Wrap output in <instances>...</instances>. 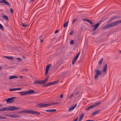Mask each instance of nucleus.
<instances>
[{"label": "nucleus", "instance_id": "59", "mask_svg": "<svg viewBox=\"0 0 121 121\" xmlns=\"http://www.w3.org/2000/svg\"><path fill=\"white\" fill-rule=\"evenodd\" d=\"M0 119H1V116H0Z\"/></svg>", "mask_w": 121, "mask_h": 121}, {"label": "nucleus", "instance_id": "56", "mask_svg": "<svg viewBox=\"0 0 121 121\" xmlns=\"http://www.w3.org/2000/svg\"><path fill=\"white\" fill-rule=\"evenodd\" d=\"M86 121H90V120H87Z\"/></svg>", "mask_w": 121, "mask_h": 121}, {"label": "nucleus", "instance_id": "18", "mask_svg": "<svg viewBox=\"0 0 121 121\" xmlns=\"http://www.w3.org/2000/svg\"><path fill=\"white\" fill-rule=\"evenodd\" d=\"M100 111V110H98L94 112L91 115L92 116H94L97 113H98V112H99V111Z\"/></svg>", "mask_w": 121, "mask_h": 121}, {"label": "nucleus", "instance_id": "36", "mask_svg": "<svg viewBox=\"0 0 121 121\" xmlns=\"http://www.w3.org/2000/svg\"><path fill=\"white\" fill-rule=\"evenodd\" d=\"M89 23H90L92 26L94 25V23H93L91 21Z\"/></svg>", "mask_w": 121, "mask_h": 121}, {"label": "nucleus", "instance_id": "11", "mask_svg": "<svg viewBox=\"0 0 121 121\" xmlns=\"http://www.w3.org/2000/svg\"><path fill=\"white\" fill-rule=\"evenodd\" d=\"M5 116H9L13 118H17L20 117V116L16 115H10L9 114H6L5 115Z\"/></svg>", "mask_w": 121, "mask_h": 121}, {"label": "nucleus", "instance_id": "10", "mask_svg": "<svg viewBox=\"0 0 121 121\" xmlns=\"http://www.w3.org/2000/svg\"><path fill=\"white\" fill-rule=\"evenodd\" d=\"M100 23H98L95 25L92 26L91 27H94V29L92 30L93 31H94L96 30Z\"/></svg>", "mask_w": 121, "mask_h": 121}, {"label": "nucleus", "instance_id": "37", "mask_svg": "<svg viewBox=\"0 0 121 121\" xmlns=\"http://www.w3.org/2000/svg\"><path fill=\"white\" fill-rule=\"evenodd\" d=\"M10 11L11 12V13H12L13 12V9H11V8L10 9Z\"/></svg>", "mask_w": 121, "mask_h": 121}, {"label": "nucleus", "instance_id": "45", "mask_svg": "<svg viewBox=\"0 0 121 121\" xmlns=\"http://www.w3.org/2000/svg\"><path fill=\"white\" fill-rule=\"evenodd\" d=\"M78 119V118L77 117L73 121H77Z\"/></svg>", "mask_w": 121, "mask_h": 121}, {"label": "nucleus", "instance_id": "55", "mask_svg": "<svg viewBox=\"0 0 121 121\" xmlns=\"http://www.w3.org/2000/svg\"><path fill=\"white\" fill-rule=\"evenodd\" d=\"M119 52L121 53V50H119Z\"/></svg>", "mask_w": 121, "mask_h": 121}, {"label": "nucleus", "instance_id": "51", "mask_svg": "<svg viewBox=\"0 0 121 121\" xmlns=\"http://www.w3.org/2000/svg\"><path fill=\"white\" fill-rule=\"evenodd\" d=\"M20 78H22V76H20Z\"/></svg>", "mask_w": 121, "mask_h": 121}, {"label": "nucleus", "instance_id": "54", "mask_svg": "<svg viewBox=\"0 0 121 121\" xmlns=\"http://www.w3.org/2000/svg\"><path fill=\"white\" fill-rule=\"evenodd\" d=\"M90 121H95L94 120H90Z\"/></svg>", "mask_w": 121, "mask_h": 121}, {"label": "nucleus", "instance_id": "23", "mask_svg": "<svg viewBox=\"0 0 121 121\" xmlns=\"http://www.w3.org/2000/svg\"><path fill=\"white\" fill-rule=\"evenodd\" d=\"M3 17L7 21L9 20V19L8 17L5 15H4L3 16Z\"/></svg>", "mask_w": 121, "mask_h": 121}, {"label": "nucleus", "instance_id": "43", "mask_svg": "<svg viewBox=\"0 0 121 121\" xmlns=\"http://www.w3.org/2000/svg\"><path fill=\"white\" fill-rule=\"evenodd\" d=\"M77 105V104H75L74 105V106H73V107L74 108L76 107Z\"/></svg>", "mask_w": 121, "mask_h": 121}, {"label": "nucleus", "instance_id": "41", "mask_svg": "<svg viewBox=\"0 0 121 121\" xmlns=\"http://www.w3.org/2000/svg\"><path fill=\"white\" fill-rule=\"evenodd\" d=\"M21 88H16V90H21Z\"/></svg>", "mask_w": 121, "mask_h": 121}, {"label": "nucleus", "instance_id": "13", "mask_svg": "<svg viewBox=\"0 0 121 121\" xmlns=\"http://www.w3.org/2000/svg\"><path fill=\"white\" fill-rule=\"evenodd\" d=\"M0 3H4L8 6H11L10 3L9 2L6 1H0Z\"/></svg>", "mask_w": 121, "mask_h": 121}, {"label": "nucleus", "instance_id": "3", "mask_svg": "<svg viewBox=\"0 0 121 121\" xmlns=\"http://www.w3.org/2000/svg\"><path fill=\"white\" fill-rule=\"evenodd\" d=\"M49 78V77H47L45 80L43 81L40 80L39 81H34V83L35 84H43L45 83L48 80Z\"/></svg>", "mask_w": 121, "mask_h": 121}, {"label": "nucleus", "instance_id": "40", "mask_svg": "<svg viewBox=\"0 0 121 121\" xmlns=\"http://www.w3.org/2000/svg\"><path fill=\"white\" fill-rule=\"evenodd\" d=\"M16 59L20 61H21L22 60L21 58H16Z\"/></svg>", "mask_w": 121, "mask_h": 121}, {"label": "nucleus", "instance_id": "1", "mask_svg": "<svg viewBox=\"0 0 121 121\" xmlns=\"http://www.w3.org/2000/svg\"><path fill=\"white\" fill-rule=\"evenodd\" d=\"M121 23V20H120L114 21L110 24L105 26L103 28V29H108L112 26H116Z\"/></svg>", "mask_w": 121, "mask_h": 121}, {"label": "nucleus", "instance_id": "12", "mask_svg": "<svg viewBox=\"0 0 121 121\" xmlns=\"http://www.w3.org/2000/svg\"><path fill=\"white\" fill-rule=\"evenodd\" d=\"M51 64H49L47 65L46 69V75L47 74L48 72V71L49 70V68L50 67H51Z\"/></svg>", "mask_w": 121, "mask_h": 121}, {"label": "nucleus", "instance_id": "17", "mask_svg": "<svg viewBox=\"0 0 121 121\" xmlns=\"http://www.w3.org/2000/svg\"><path fill=\"white\" fill-rule=\"evenodd\" d=\"M117 17V16H114L111 17L110 19L108 21V23H109L110 22H111L113 20H114V19H115V18H116Z\"/></svg>", "mask_w": 121, "mask_h": 121}, {"label": "nucleus", "instance_id": "24", "mask_svg": "<svg viewBox=\"0 0 121 121\" xmlns=\"http://www.w3.org/2000/svg\"><path fill=\"white\" fill-rule=\"evenodd\" d=\"M4 57L6 58H7L9 59L12 60L13 59V58L11 56H4Z\"/></svg>", "mask_w": 121, "mask_h": 121}, {"label": "nucleus", "instance_id": "14", "mask_svg": "<svg viewBox=\"0 0 121 121\" xmlns=\"http://www.w3.org/2000/svg\"><path fill=\"white\" fill-rule=\"evenodd\" d=\"M18 93L21 96H22L24 95H27V91L19 92H18Z\"/></svg>", "mask_w": 121, "mask_h": 121}, {"label": "nucleus", "instance_id": "33", "mask_svg": "<svg viewBox=\"0 0 121 121\" xmlns=\"http://www.w3.org/2000/svg\"><path fill=\"white\" fill-rule=\"evenodd\" d=\"M59 104V103L57 102H54V103H52V105L58 104Z\"/></svg>", "mask_w": 121, "mask_h": 121}, {"label": "nucleus", "instance_id": "57", "mask_svg": "<svg viewBox=\"0 0 121 121\" xmlns=\"http://www.w3.org/2000/svg\"><path fill=\"white\" fill-rule=\"evenodd\" d=\"M0 106H2V105H1L0 104Z\"/></svg>", "mask_w": 121, "mask_h": 121}, {"label": "nucleus", "instance_id": "16", "mask_svg": "<svg viewBox=\"0 0 121 121\" xmlns=\"http://www.w3.org/2000/svg\"><path fill=\"white\" fill-rule=\"evenodd\" d=\"M56 110L55 109H52L51 110H45V111L48 112H52L56 111Z\"/></svg>", "mask_w": 121, "mask_h": 121}, {"label": "nucleus", "instance_id": "52", "mask_svg": "<svg viewBox=\"0 0 121 121\" xmlns=\"http://www.w3.org/2000/svg\"><path fill=\"white\" fill-rule=\"evenodd\" d=\"M78 93H79V92H77V93H76V95H78Z\"/></svg>", "mask_w": 121, "mask_h": 121}, {"label": "nucleus", "instance_id": "15", "mask_svg": "<svg viewBox=\"0 0 121 121\" xmlns=\"http://www.w3.org/2000/svg\"><path fill=\"white\" fill-rule=\"evenodd\" d=\"M27 94H33L35 93V91L34 90H30L27 91Z\"/></svg>", "mask_w": 121, "mask_h": 121}, {"label": "nucleus", "instance_id": "8", "mask_svg": "<svg viewBox=\"0 0 121 121\" xmlns=\"http://www.w3.org/2000/svg\"><path fill=\"white\" fill-rule=\"evenodd\" d=\"M95 72L96 73V74L95 76V79H96L98 76L100 74H101L102 73L97 69L96 70Z\"/></svg>", "mask_w": 121, "mask_h": 121}, {"label": "nucleus", "instance_id": "28", "mask_svg": "<svg viewBox=\"0 0 121 121\" xmlns=\"http://www.w3.org/2000/svg\"><path fill=\"white\" fill-rule=\"evenodd\" d=\"M103 58H102L99 62L98 64L99 65H101L102 63V62L103 61Z\"/></svg>", "mask_w": 121, "mask_h": 121}, {"label": "nucleus", "instance_id": "47", "mask_svg": "<svg viewBox=\"0 0 121 121\" xmlns=\"http://www.w3.org/2000/svg\"><path fill=\"white\" fill-rule=\"evenodd\" d=\"M58 30H56L55 31V34H56V33H57L58 32Z\"/></svg>", "mask_w": 121, "mask_h": 121}, {"label": "nucleus", "instance_id": "5", "mask_svg": "<svg viewBox=\"0 0 121 121\" xmlns=\"http://www.w3.org/2000/svg\"><path fill=\"white\" fill-rule=\"evenodd\" d=\"M52 105V103L49 104H37V106L38 107L42 108L43 107L50 106Z\"/></svg>", "mask_w": 121, "mask_h": 121}, {"label": "nucleus", "instance_id": "6", "mask_svg": "<svg viewBox=\"0 0 121 121\" xmlns=\"http://www.w3.org/2000/svg\"><path fill=\"white\" fill-rule=\"evenodd\" d=\"M101 103V102H99L98 103H95L94 105L89 106L86 109V110H90L91 108H94L97 106L99 104Z\"/></svg>", "mask_w": 121, "mask_h": 121}, {"label": "nucleus", "instance_id": "49", "mask_svg": "<svg viewBox=\"0 0 121 121\" xmlns=\"http://www.w3.org/2000/svg\"><path fill=\"white\" fill-rule=\"evenodd\" d=\"M57 2L59 3V4H60V0H57Z\"/></svg>", "mask_w": 121, "mask_h": 121}, {"label": "nucleus", "instance_id": "48", "mask_svg": "<svg viewBox=\"0 0 121 121\" xmlns=\"http://www.w3.org/2000/svg\"><path fill=\"white\" fill-rule=\"evenodd\" d=\"M40 39V42L41 43L43 41V40L42 39Z\"/></svg>", "mask_w": 121, "mask_h": 121}, {"label": "nucleus", "instance_id": "30", "mask_svg": "<svg viewBox=\"0 0 121 121\" xmlns=\"http://www.w3.org/2000/svg\"><path fill=\"white\" fill-rule=\"evenodd\" d=\"M74 109V108H73V107H71L69 108V109L68 110V111H70Z\"/></svg>", "mask_w": 121, "mask_h": 121}, {"label": "nucleus", "instance_id": "32", "mask_svg": "<svg viewBox=\"0 0 121 121\" xmlns=\"http://www.w3.org/2000/svg\"><path fill=\"white\" fill-rule=\"evenodd\" d=\"M9 90L11 91H15L16 90V88L11 89Z\"/></svg>", "mask_w": 121, "mask_h": 121}, {"label": "nucleus", "instance_id": "50", "mask_svg": "<svg viewBox=\"0 0 121 121\" xmlns=\"http://www.w3.org/2000/svg\"><path fill=\"white\" fill-rule=\"evenodd\" d=\"M35 0H31L30 1V2H33V1H34Z\"/></svg>", "mask_w": 121, "mask_h": 121}, {"label": "nucleus", "instance_id": "21", "mask_svg": "<svg viewBox=\"0 0 121 121\" xmlns=\"http://www.w3.org/2000/svg\"><path fill=\"white\" fill-rule=\"evenodd\" d=\"M84 117V114H82L79 118V121H81L83 118Z\"/></svg>", "mask_w": 121, "mask_h": 121}, {"label": "nucleus", "instance_id": "29", "mask_svg": "<svg viewBox=\"0 0 121 121\" xmlns=\"http://www.w3.org/2000/svg\"><path fill=\"white\" fill-rule=\"evenodd\" d=\"M59 82V81L58 80H56V81H54L52 82V83H53V85H54L55 84H56L57 83Z\"/></svg>", "mask_w": 121, "mask_h": 121}, {"label": "nucleus", "instance_id": "27", "mask_svg": "<svg viewBox=\"0 0 121 121\" xmlns=\"http://www.w3.org/2000/svg\"><path fill=\"white\" fill-rule=\"evenodd\" d=\"M22 26L23 27H26L27 25V24H25L23 23H22L21 24Z\"/></svg>", "mask_w": 121, "mask_h": 121}, {"label": "nucleus", "instance_id": "53", "mask_svg": "<svg viewBox=\"0 0 121 121\" xmlns=\"http://www.w3.org/2000/svg\"><path fill=\"white\" fill-rule=\"evenodd\" d=\"M42 35H40V37H39V38H40L41 37H42Z\"/></svg>", "mask_w": 121, "mask_h": 121}, {"label": "nucleus", "instance_id": "58", "mask_svg": "<svg viewBox=\"0 0 121 121\" xmlns=\"http://www.w3.org/2000/svg\"><path fill=\"white\" fill-rule=\"evenodd\" d=\"M1 67L0 66V69H1Z\"/></svg>", "mask_w": 121, "mask_h": 121}, {"label": "nucleus", "instance_id": "25", "mask_svg": "<svg viewBox=\"0 0 121 121\" xmlns=\"http://www.w3.org/2000/svg\"><path fill=\"white\" fill-rule=\"evenodd\" d=\"M83 21H85L86 22H87L88 23H89L91 21L89 19H86V18H84L83 19Z\"/></svg>", "mask_w": 121, "mask_h": 121}, {"label": "nucleus", "instance_id": "2", "mask_svg": "<svg viewBox=\"0 0 121 121\" xmlns=\"http://www.w3.org/2000/svg\"><path fill=\"white\" fill-rule=\"evenodd\" d=\"M20 108L13 106H9L8 108H2L0 109V111H12L17 110Z\"/></svg>", "mask_w": 121, "mask_h": 121}, {"label": "nucleus", "instance_id": "20", "mask_svg": "<svg viewBox=\"0 0 121 121\" xmlns=\"http://www.w3.org/2000/svg\"><path fill=\"white\" fill-rule=\"evenodd\" d=\"M17 78V77L16 76H10L9 77V79H12L15 78Z\"/></svg>", "mask_w": 121, "mask_h": 121}, {"label": "nucleus", "instance_id": "9", "mask_svg": "<svg viewBox=\"0 0 121 121\" xmlns=\"http://www.w3.org/2000/svg\"><path fill=\"white\" fill-rule=\"evenodd\" d=\"M16 98V97H15L9 98L6 99V102L7 103H11L14 101L13 100Z\"/></svg>", "mask_w": 121, "mask_h": 121}, {"label": "nucleus", "instance_id": "42", "mask_svg": "<svg viewBox=\"0 0 121 121\" xmlns=\"http://www.w3.org/2000/svg\"><path fill=\"white\" fill-rule=\"evenodd\" d=\"M73 96V94L71 95L69 97L70 99H71L72 98V97Z\"/></svg>", "mask_w": 121, "mask_h": 121}, {"label": "nucleus", "instance_id": "46", "mask_svg": "<svg viewBox=\"0 0 121 121\" xmlns=\"http://www.w3.org/2000/svg\"><path fill=\"white\" fill-rule=\"evenodd\" d=\"M60 97L61 98H62L63 97V94H61L60 95Z\"/></svg>", "mask_w": 121, "mask_h": 121}, {"label": "nucleus", "instance_id": "60", "mask_svg": "<svg viewBox=\"0 0 121 121\" xmlns=\"http://www.w3.org/2000/svg\"><path fill=\"white\" fill-rule=\"evenodd\" d=\"M120 121H121V120H120Z\"/></svg>", "mask_w": 121, "mask_h": 121}, {"label": "nucleus", "instance_id": "26", "mask_svg": "<svg viewBox=\"0 0 121 121\" xmlns=\"http://www.w3.org/2000/svg\"><path fill=\"white\" fill-rule=\"evenodd\" d=\"M68 23V21L66 22L63 25V27L64 28L66 27L67 26Z\"/></svg>", "mask_w": 121, "mask_h": 121}, {"label": "nucleus", "instance_id": "22", "mask_svg": "<svg viewBox=\"0 0 121 121\" xmlns=\"http://www.w3.org/2000/svg\"><path fill=\"white\" fill-rule=\"evenodd\" d=\"M53 83H52V82H50L49 83H47V84H46L43 86H50L52 85H53Z\"/></svg>", "mask_w": 121, "mask_h": 121}, {"label": "nucleus", "instance_id": "35", "mask_svg": "<svg viewBox=\"0 0 121 121\" xmlns=\"http://www.w3.org/2000/svg\"><path fill=\"white\" fill-rule=\"evenodd\" d=\"M74 41L73 40H72L70 41V43L71 44H73Z\"/></svg>", "mask_w": 121, "mask_h": 121}, {"label": "nucleus", "instance_id": "38", "mask_svg": "<svg viewBox=\"0 0 121 121\" xmlns=\"http://www.w3.org/2000/svg\"><path fill=\"white\" fill-rule=\"evenodd\" d=\"M18 113H24V111L22 110V111H20L19 112H18Z\"/></svg>", "mask_w": 121, "mask_h": 121}, {"label": "nucleus", "instance_id": "39", "mask_svg": "<svg viewBox=\"0 0 121 121\" xmlns=\"http://www.w3.org/2000/svg\"><path fill=\"white\" fill-rule=\"evenodd\" d=\"M73 31H71L70 32L69 34L70 35H72L73 33Z\"/></svg>", "mask_w": 121, "mask_h": 121}, {"label": "nucleus", "instance_id": "4", "mask_svg": "<svg viewBox=\"0 0 121 121\" xmlns=\"http://www.w3.org/2000/svg\"><path fill=\"white\" fill-rule=\"evenodd\" d=\"M24 111V113H27L31 114L40 115V114L39 112L34 111L32 110H26Z\"/></svg>", "mask_w": 121, "mask_h": 121}, {"label": "nucleus", "instance_id": "34", "mask_svg": "<svg viewBox=\"0 0 121 121\" xmlns=\"http://www.w3.org/2000/svg\"><path fill=\"white\" fill-rule=\"evenodd\" d=\"M76 19H74L72 21V23L73 24L76 21Z\"/></svg>", "mask_w": 121, "mask_h": 121}, {"label": "nucleus", "instance_id": "7", "mask_svg": "<svg viewBox=\"0 0 121 121\" xmlns=\"http://www.w3.org/2000/svg\"><path fill=\"white\" fill-rule=\"evenodd\" d=\"M80 52H79L73 58L72 62V65L74 64L76 61L77 60L80 55Z\"/></svg>", "mask_w": 121, "mask_h": 121}, {"label": "nucleus", "instance_id": "19", "mask_svg": "<svg viewBox=\"0 0 121 121\" xmlns=\"http://www.w3.org/2000/svg\"><path fill=\"white\" fill-rule=\"evenodd\" d=\"M107 68V64H106L103 70V72L104 73L106 71Z\"/></svg>", "mask_w": 121, "mask_h": 121}, {"label": "nucleus", "instance_id": "31", "mask_svg": "<svg viewBox=\"0 0 121 121\" xmlns=\"http://www.w3.org/2000/svg\"><path fill=\"white\" fill-rule=\"evenodd\" d=\"M0 29L2 30H3L4 28L3 26L0 23Z\"/></svg>", "mask_w": 121, "mask_h": 121}, {"label": "nucleus", "instance_id": "44", "mask_svg": "<svg viewBox=\"0 0 121 121\" xmlns=\"http://www.w3.org/2000/svg\"><path fill=\"white\" fill-rule=\"evenodd\" d=\"M6 118V117H4L1 116V119H4Z\"/></svg>", "mask_w": 121, "mask_h": 121}]
</instances>
